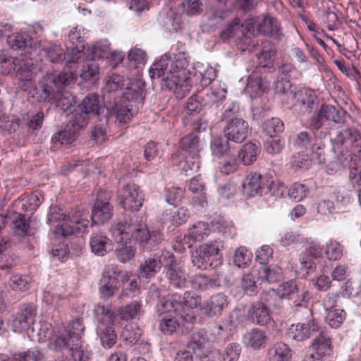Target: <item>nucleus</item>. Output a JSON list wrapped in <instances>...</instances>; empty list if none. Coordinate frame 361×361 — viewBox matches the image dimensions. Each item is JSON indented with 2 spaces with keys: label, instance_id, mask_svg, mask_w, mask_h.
Wrapping results in <instances>:
<instances>
[{
  "label": "nucleus",
  "instance_id": "1",
  "mask_svg": "<svg viewBox=\"0 0 361 361\" xmlns=\"http://www.w3.org/2000/svg\"><path fill=\"white\" fill-rule=\"evenodd\" d=\"M115 240L119 244L116 249L121 262L133 259L136 245L142 251H152L164 239L159 231L149 232L143 218L135 213L125 216L111 227Z\"/></svg>",
  "mask_w": 361,
  "mask_h": 361
},
{
  "label": "nucleus",
  "instance_id": "2",
  "mask_svg": "<svg viewBox=\"0 0 361 361\" xmlns=\"http://www.w3.org/2000/svg\"><path fill=\"white\" fill-rule=\"evenodd\" d=\"M185 63L178 59H171L165 54L153 63L149 73L152 79H161L162 87L173 91L176 97L183 98L191 88L188 82L189 75H186L183 68Z\"/></svg>",
  "mask_w": 361,
  "mask_h": 361
},
{
  "label": "nucleus",
  "instance_id": "3",
  "mask_svg": "<svg viewBox=\"0 0 361 361\" xmlns=\"http://www.w3.org/2000/svg\"><path fill=\"white\" fill-rule=\"evenodd\" d=\"M0 66L4 74L16 73L18 86L23 91L35 86V75L37 71L36 61L32 58L0 56Z\"/></svg>",
  "mask_w": 361,
  "mask_h": 361
},
{
  "label": "nucleus",
  "instance_id": "4",
  "mask_svg": "<svg viewBox=\"0 0 361 361\" xmlns=\"http://www.w3.org/2000/svg\"><path fill=\"white\" fill-rule=\"evenodd\" d=\"M220 121L224 124V135L231 141L241 143L249 134V124L242 116L240 104L233 102L228 104Z\"/></svg>",
  "mask_w": 361,
  "mask_h": 361
},
{
  "label": "nucleus",
  "instance_id": "5",
  "mask_svg": "<svg viewBox=\"0 0 361 361\" xmlns=\"http://www.w3.org/2000/svg\"><path fill=\"white\" fill-rule=\"evenodd\" d=\"M47 219L49 224L60 222L57 226V233L63 236L84 233L90 224L89 220L83 218L80 212H76L67 216L57 206L50 207Z\"/></svg>",
  "mask_w": 361,
  "mask_h": 361
},
{
  "label": "nucleus",
  "instance_id": "6",
  "mask_svg": "<svg viewBox=\"0 0 361 361\" xmlns=\"http://www.w3.org/2000/svg\"><path fill=\"white\" fill-rule=\"evenodd\" d=\"M106 105H104L96 93L86 95L78 106L72 117V123L76 128H82L87 125L90 119H101L100 116L104 113Z\"/></svg>",
  "mask_w": 361,
  "mask_h": 361
},
{
  "label": "nucleus",
  "instance_id": "7",
  "mask_svg": "<svg viewBox=\"0 0 361 361\" xmlns=\"http://www.w3.org/2000/svg\"><path fill=\"white\" fill-rule=\"evenodd\" d=\"M161 257L165 261L164 273L171 290H184L188 287L191 279L185 269L178 263L174 255L169 251H163Z\"/></svg>",
  "mask_w": 361,
  "mask_h": 361
},
{
  "label": "nucleus",
  "instance_id": "8",
  "mask_svg": "<svg viewBox=\"0 0 361 361\" xmlns=\"http://www.w3.org/2000/svg\"><path fill=\"white\" fill-rule=\"evenodd\" d=\"M293 145L302 153H307V155L310 153L313 160L318 164L326 162L324 142L315 133L306 130L298 133L294 138Z\"/></svg>",
  "mask_w": 361,
  "mask_h": 361
},
{
  "label": "nucleus",
  "instance_id": "9",
  "mask_svg": "<svg viewBox=\"0 0 361 361\" xmlns=\"http://www.w3.org/2000/svg\"><path fill=\"white\" fill-rule=\"evenodd\" d=\"M129 280L128 274L111 264L104 269L99 282V293L101 298L107 300L119 290L120 281L123 283Z\"/></svg>",
  "mask_w": 361,
  "mask_h": 361
},
{
  "label": "nucleus",
  "instance_id": "10",
  "mask_svg": "<svg viewBox=\"0 0 361 361\" xmlns=\"http://www.w3.org/2000/svg\"><path fill=\"white\" fill-rule=\"evenodd\" d=\"M201 297L195 293L185 291L183 296L179 294H173L170 300H161L158 305V310L161 312H191L201 304Z\"/></svg>",
  "mask_w": 361,
  "mask_h": 361
},
{
  "label": "nucleus",
  "instance_id": "11",
  "mask_svg": "<svg viewBox=\"0 0 361 361\" xmlns=\"http://www.w3.org/2000/svg\"><path fill=\"white\" fill-rule=\"evenodd\" d=\"M220 244L221 241L214 240L196 248L191 255L193 266L202 270L216 266L215 262L219 259Z\"/></svg>",
  "mask_w": 361,
  "mask_h": 361
},
{
  "label": "nucleus",
  "instance_id": "12",
  "mask_svg": "<svg viewBox=\"0 0 361 361\" xmlns=\"http://www.w3.org/2000/svg\"><path fill=\"white\" fill-rule=\"evenodd\" d=\"M178 318L163 317L159 322V329L165 335H172L174 333L183 335L189 333L193 328L196 317L191 312H176Z\"/></svg>",
  "mask_w": 361,
  "mask_h": 361
},
{
  "label": "nucleus",
  "instance_id": "13",
  "mask_svg": "<svg viewBox=\"0 0 361 361\" xmlns=\"http://www.w3.org/2000/svg\"><path fill=\"white\" fill-rule=\"evenodd\" d=\"M347 112L342 108H336L330 104H322L316 114L309 121L310 129L318 130L322 128L326 121L336 124H343L346 120Z\"/></svg>",
  "mask_w": 361,
  "mask_h": 361
},
{
  "label": "nucleus",
  "instance_id": "14",
  "mask_svg": "<svg viewBox=\"0 0 361 361\" xmlns=\"http://www.w3.org/2000/svg\"><path fill=\"white\" fill-rule=\"evenodd\" d=\"M111 192L99 190L92 208V224H104L113 216L114 207L110 202Z\"/></svg>",
  "mask_w": 361,
  "mask_h": 361
},
{
  "label": "nucleus",
  "instance_id": "15",
  "mask_svg": "<svg viewBox=\"0 0 361 361\" xmlns=\"http://www.w3.org/2000/svg\"><path fill=\"white\" fill-rule=\"evenodd\" d=\"M273 183L272 177L267 174L262 175L257 172L250 173L243 183V192L247 197H252L257 195H262L263 192L270 190Z\"/></svg>",
  "mask_w": 361,
  "mask_h": 361
},
{
  "label": "nucleus",
  "instance_id": "16",
  "mask_svg": "<svg viewBox=\"0 0 361 361\" xmlns=\"http://www.w3.org/2000/svg\"><path fill=\"white\" fill-rule=\"evenodd\" d=\"M285 94L287 99L293 101L292 106L294 111L302 115L307 112H311L317 103L315 93L308 88H301L298 91L290 90L289 92Z\"/></svg>",
  "mask_w": 361,
  "mask_h": 361
},
{
  "label": "nucleus",
  "instance_id": "17",
  "mask_svg": "<svg viewBox=\"0 0 361 361\" xmlns=\"http://www.w3.org/2000/svg\"><path fill=\"white\" fill-rule=\"evenodd\" d=\"M143 194L139 186L135 184H128L118 192V201L119 205L126 210L138 211L143 204Z\"/></svg>",
  "mask_w": 361,
  "mask_h": 361
},
{
  "label": "nucleus",
  "instance_id": "18",
  "mask_svg": "<svg viewBox=\"0 0 361 361\" xmlns=\"http://www.w3.org/2000/svg\"><path fill=\"white\" fill-rule=\"evenodd\" d=\"M37 315L36 307L30 303L22 304L11 321V328L15 332L21 333L31 328Z\"/></svg>",
  "mask_w": 361,
  "mask_h": 361
},
{
  "label": "nucleus",
  "instance_id": "19",
  "mask_svg": "<svg viewBox=\"0 0 361 361\" xmlns=\"http://www.w3.org/2000/svg\"><path fill=\"white\" fill-rule=\"evenodd\" d=\"M225 96L218 98V96L214 92L206 94L205 97L200 94H195L190 97L185 104V110L188 115H196L199 114L202 108L205 106L209 102H212L211 107L215 106L219 107L223 104Z\"/></svg>",
  "mask_w": 361,
  "mask_h": 361
},
{
  "label": "nucleus",
  "instance_id": "20",
  "mask_svg": "<svg viewBox=\"0 0 361 361\" xmlns=\"http://www.w3.org/2000/svg\"><path fill=\"white\" fill-rule=\"evenodd\" d=\"M85 330L82 319H76L68 324L67 329L58 335L54 340V345L56 350H62L66 345H70L71 341L81 340V334Z\"/></svg>",
  "mask_w": 361,
  "mask_h": 361
},
{
  "label": "nucleus",
  "instance_id": "21",
  "mask_svg": "<svg viewBox=\"0 0 361 361\" xmlns=\"http://www.w3.org/2000/svg\"><path fill=\"white\" fill-rule=\"evenodd\" d=\"M165 261L161 255L144 258L140 262L137 269V276L140 280L145 282H149L150 279L154 277L164 267Z\"/></svg>",
  "mask_w": 361,
  "mask_h": 361
},
{
  "label": "nucleus",
  "instance_id": "22",
  "mask_svg": "<svg viewBox=\"0 0 361 361\" xmlns=\"http://www.w3.org/2000/svg\"><path fill=\"white\" fill-rule=\"evenodd\" d=\"M202 143L199 135L195 133H190L183 137L179 142V156L182 158H187L188 156L192 159L197 158L202 149Z\"/></svg>",
  "mask_w": 361,
  "mask_h": 361
},
{
  "label": "nucleus",
  "instance_id": "23",
  "mask_svg": "<svg viewBox=\"0 0 361 361\" xmlns=\"http://www.w3.org/2000/svg\"><path fill=\"white\" fill-rule=\"evenodd\" d=\"M255 26L263 35L273 37L276 40H281L284 35L279 20L269 14L264 16L262 22Z\"/></svg>",
  "mask_w": 361,
  "mask_h": 361
},
{
  "label": "nucleus",
  "instance_id": "24",
  "mask_svg": "<svg viewBox=\"0 0 361 361\" xmlns=\"http://www.w3.org/2000/svg\"><path fill=\"white\" fill-rule=\"evenodd\" d=\"M227 305V297L223 293H216L212 295L203 303L202 311L206 316L213 317L221 315L223 310Z\"/></svg>",
  "mask_w": 361,
  "mask_h": 361
},
{
  "label": "nucleus",
  "instance_id": "25",
  "mask_svg": "<svg viewBox=\"0 0 361 361\" xmlns=\"http://www.w3.org/2000/svg\"><path fill=\"white\" fill-rule=\"evenodd\" d=\"M319 331V325L314 319H310L305 323L292 325L288 331V336L294 340L302 341L311 336L312 333Z\"/></svg>",
  "mask_w": 361,
  "mask_h": 361
},
{
  "label": "nucleus",
  "instance_id": "26",
  "mask_svg": "<svg viewBox=\"0 0 361 361\" xmlns=\"http://www.w3.org/2000/svg\"><path fill=\"white\" fill-rule=\"evenodd\" d=\"M249 319L258 325H266L272 320L269 307L262 302H254L247 311Z\"/></svg>",
  "mask_w": 361,
  "mask_h": 361
},
{
  "label": "nucleus",
  "instance_id": "27",
  "mask_svg": "<svg viewBox=\"0 0 361 361\" xmlns=\"http://www.w3.org/2000/svg\"><path fill=\"white\" fill-rule=\"evenodd\" d=\"M90 246L91 251L98 256H104L113 249L111 240L102 231L92 233Z\"/></svg>",
  "mask_w": 361,
  "mask_h": 361
},
{
  "label": "nucleus",
  "instance_id": "28",
  "mask_svg": "<svg viewBox=\"0 0 361 361\" xmlns=\"http://www.w3.org/2000/svg\"><path fill=\"white\" fill-rule=\"evenodd\" d=\"M39 47L52 63H61L66 59V51L60 44L53 42L40 41Z\"/></svg>",
  "mask_w": 361,
  "mask_h": 361
},
{
  "label": "nucleus",
  "instance_id": "29",
  "mask_svg": "<svg viewBox=\"0 0 361 361\" xmlns=\"http://www.w3.org/2000/svg\"><path fill=\"white\" fill-rule=\"evenodd\" d=\"M191 283L194 288L200 290L219 288L221 286V275L216 273L212 275L196 274L191 279Z\"/></svg>",
  "mask_w": 361,
  "mask_h": 361
},
{
  "label": "nucleus",
  "instance_id": "30",
  "mask_svg": "<svg viewBox=\"0 0 361 361\" xmlns=\"http://www.w3.org/2000/svg\"><path fill=\"white\" fill-rule=\"evenodd\" d=\"M261 152V144L254 140L244 144L238 152V157L245 166H250L256 161Z\"/></svg>",
  "mask_w": 361,
  "mask_h": 361
},
{
  "label": "nucleus",
  "instance_id": "31",
  "mask_svg": "<svg viewBox=\"0 0 361 361\" xmlns=\"http://www.w3.org/2000/svg\"><path fill=\"white\" fill-rule=\"evenodd\" d=\"M295 72V67L290 63H283L279 67V73L281 80L276 84L275 89L276 92L283 94H288L292 88L290 80L293 78V74Z\"/></svg>",
  "mask_w": 361,
  "mask_h": 361
},
{
  "label": "nucleus",
  "instance_id": "32",
  "mask_svg": "<svg viewBox=\"0 0 361 361\" xmlns=\"http://www.w3.org/2000/svg\"><path fill=\"white\" fill-rule=\"evenodd\" d=\"M361 140V132L354 127H348L338 131L334 138L336 144L341 145L359 147Z\"/></svg>",
  "mask_w": 361,
  "mask_h": 361
},
{
  "label": "nucleus",
  "instance_id": "33",
  "mask_svg": "<svg viewBox=\"0 0 361 361\" xmlns=\"http://www.w3.org/2000/svg\"><path fill=\"white\" fill-rule=\"evenodd\" d=\"M106 110L110 115H115L116 120L121 123L130 122L136 113V111L130 108L128 105L115 101L106 104Z\"/></svg>",
  "mask_w": 361,
  "mask_h": 361
},
{
  "label": "nucleus",
  "instance_id": "34",
  "mask_svg": "<svg viewBox=\"0 0 361 361\" xmlns=\"http://www.w3.org/2000/svg\"><path fill=\"white\" fill-rule=\"evenodd\" d=\"M268 86L269 83L262 78L260 71L256 68L248 78L245 92L250 97H255L265 91Z\"/></svg>",
  "mask_w": 361,
  "mask_h": 361
},
{
  "label": "nucleus",
  "instance_id": "35",
  "mask_svg": "<svg viewBox=\"0 0 361 361\" xmlns=\"http://www.w3.org/2000/svg\"><path fill=\"white\" fill-rule=\"evenodd\" d=\"M312 353L322 359L323 357L330 355L331 352V341L330 336L325 331H322L315 337L310 347Z\"/></svg>",
  "mask_w": 361,
  "mask_h": 361
},
{
  "label": "nucleus",
  "instance_id": "36",
  "mask_svg": "<svg viewBox=\"0 0 361 361\" xmlns=\"http://www.w3.org/2000/svg\"><path fill=\"white\" fill-rule=\"evenodd\" d=\"M188 190L194 194V196L192 197V204L200 207V209L198 210L201 212L202 209L204 208L207 205L204 185L200 181L197 177H194L188 184Z\"/></svg>",
  "mask_w": 361,
  "mask_h": 361
},
{
  "label": "nucleus",
  "instance_id": "37",
  "mask_svg": "<svg viewBox=\"0 0 361 361\" xmlns=\"http://www.w3.org/2000/svg\"><path fill=\"white\" fill-rule=\"evenodd\" d=\"M267 334L262 329L254 328L247 332L243 337V341L246 347L258 350L264 348L267 343Z\"/></svg>",
  "mask_w": 361,
  "mask_h": 361
},
{
  "label": "nucleus",
  "instance_id": "38",
  "mask_svg": "<svg viewBox=\"0 0 361 361\" xmlns=\"http://www.w3.org/2000/svg\"><path fill=\"white\" fill-rule=\"evenodd\" d=\"M209 233V224L199 221L188 229V235L184 237V241L190 247L196 241L202 240Z\"/></svg>",
  "mask_w": 361,
  "mask_h": 361
},
{
  "label": "nucleus",
  "instance_id": "39",
  "mask_svg": "<svg viewBox=\"0 0 361 361\" xmlns=\"http://www.w3.org/2000/svg\"><path fill=\"white\" fill-rule=\"evenodd\" d=\"M145 82L142 80L132 81L126 88L123 92V97L128 101H135L142 103L145 98Z\"/></svg>",
  "mask_w": 361,
  "mask_h": 361
},
{
  "label": "nucleus",
  "instance_id": "40",
  "mask_svg": "<svg viewBox=\"0 0 361 361\" xmlns=\"http://www.w3.org/2000/svg\"><path fill=\"white\" fill-rule=\"evenodd\" d=\"M189 74V83L191 87L193 85H200L201 87L208 86L216 77L215 71L212 68H208L204 72L193 69L188 71Z\"/></svg>",
  "mask_w": 361,
  "mask_h": 361
},
{
  "label": "nucleus",
  "instance_id": "41",
  "mask_svg": "<svg viewBox=\"0 0 361 361\" xmlns=\"http://www.w3.org/2000/svg\"><path fill=\"white\" fill-rule=\"evenodd\" d=\"M276 54V49L271 44L264 45L260 51L257 54V69L260 71L262 68H272Z\"/></svg>",
  "mask_w": 361,
  "mask_h": 361
},
{
  "label": "nucleus",
  "instance_id": "42",
  "mask_svg": "<svg viewBox=\"0 0 361 361\" xmlns=\"http://www.w3.org/2000/svg\"><path fill=\"white\" fill-rule=\"evenodd\" d=\"M46 80L53 82L57 91H59L61 88L73 83L75 77L71 72H52L47 73Z\"/></svg>",
  "mask_w": 361,
  "mask_h": 361
},
{
  "label": "nucleus",
  "instance_id": "43",
  "mask_svg": "<svg viewBox=\"0 0 361 361\" xmlns=\"http://www.w3.org/2000/svg\"><path fill=\"white\" fill-rule=\"evenodd\" d=\"M97 334L104 348H111L117 341V334L112 325L98 326Z\"/></svg>",
  "mask_w": 361,
  "mask_h": 361
},
{
  "label": "nucleus",
  "instance_id": "44",
  "mask_svg": "<svg viewBox=\"0 0 361 361\" xmlns=\"http://www.w3.org/2000/svg\"><path fill=\"white\" fill-rule=\"evenodd\" d=\"M32 38L26 32H16L9 35L7 39L8 44L14 50L30 49Z\"/></svg>",
  "mask_w": 361,
  "mask_h": 361
},
{
  "label": "nucleus",
  "instance_id": "45",
  "mask_svg": "<svg viewBox=\"0 0 361 361\" xmlns=\"http://www.w3.org/2000/svg\"><path fill=\"white\" fill-rule=\"evenodd\" d=\"M13 224L14 232L18 235H32L35 233L33 221L30 219H26L23 214H18L13 220Z\"/></svg>",
  "mask_w": 361,
  "mask_h": 361
},
{
  "label": "nucleus",
  "instance_id": "46",
  "mask_svg": "<svg viewBox=\"0 0 361 361\" xmlns=\"http://www.w3.org/2000/svg\"><path fill=\"white\" fill-rule=\"evenodd\" d=\"M141 301L134 300L129 304L120 307L117 310V314L122 320L128 321L137 319L141 314Z\"/></svg>",
  "mask_w": 361,
  "mask_h": 361
},
{
  "label": "nucleus",
  "instance_id": "47",
  "mask_svg": "<svg viewBox=\"0 0 361 361\" xmlns=\"http://www.w3.org/2000/svg\"><path fill=\"white\" fill-rule=\"evenodd\" d=\"M208 338L204 330L201 329L194 332L188 343V348L192 350L194 354L201 356L200 353L205 348Z\"/></svg>",
  "mask_w": 361,
  "mask_h": 361
},
{
  "label": "nucleus",
  "instance_id": "48",
  "mask_svg": "<svg viewBox=\"0 0 361 361\" xmlns=\"http://www.w3.org/2000/svg\"><path fill=\"white\" fill-rule=\"evenodd\" d=\"M270 361H290L291 359L290 349L283 343H278L269 349Z\"/></svg>",
  "mask_w": 361,
  "mask_h": 361
},
{
  "label": "nucleus",
  "instance_id": "49",
  "mask_svg": "<svg viewBox=\"0 0 361 361\" xmlns=\"http://www.w3.org/2000/svg\"><path fill=\"white\" fill-rule=\"evenodd\" d=\"M71 128L64 129L57 132L51 138V140L55 145H68L72 143L75 140L77 137V132L81 128H76L73 125L72 120L71 121Z\"/></svg>",
  "mask_w": 361,
  "mask_h": 361
},
{
  "label": "nucleus",
  "instance_id": "50",
  "mask_svg": "<svg viewBox=\"0 0 361 361\" xmlns=\"http://www.w3.org/2000/svg\"><path fill=\"white\" fill-rule=\"evenodd\" d=\"M76 104V98L70 92L61 93L57 98L56 106L63 114L68 116L71 113H75L77 109H75Z\"/></svg>",
  "mask_w": 361,
  "mask_h": 361
},
{
  "label": "nucleus",
  "instance_id": "51",
  "mask_svg": "<svg viewBox=\"0 0 361 361\" xmlns=\"http://www.w3.org/2000/svg\"><path fill=\"white\" fill-rule=\"evenodd\" d=\"M97 321L103 325H112L116 319L115 312L108 306L97 304L94 310Z\"/></svg>",
  "mask_w": 361,
  "mask_h": 361
},
{
  "label": "nucleus",
  "instance_id": "52",
  "mask_svg": "<svg viewBox=\"0 0 361 361\" xmlns=\"http://www.w3.org/2000/svg\"><path fill=\"white\" fill-rule=\"evenodd\" d=\"M281 269L276 266L262 265L259 270V278L269 283L279 281L281 278Z\"/></svg>",
  "mask_w": 361,
  "mask_h": 361
},
{
  "label": "nucleus",
  "instance_id": "53",
  "mask_svg": "<svg viewBox=\"0 0 361 361\" xmlns=\"http://www.w3.org/2000/svg\"><path fill=\"white\" fill-rule=\"evenodd\" d=\"M44 355L38 347L13 353V361H44Z\"/></svg>",
  "mask_w": 361,
  "mask_h": 361
},
{
  "label": "nucleus",
  "instance_id": "54",
  "mask_svg": "<svg viewBox=\"0 0 361 361\" xmlns=\"http://www.w3.org/2000/svg\"><path fill=\"white\" fill-rule=\"evenodd\" d=\"M229 141L224 135L215 137L210 146L212 154L219 158L227 154L230 150Z\"/></svg>",
  "mask_w": 361,
  "mask_h": 361
},
{
  "label": "nucleus",
  "instance_id": "55",
  "mask_svg": "<svg viewBox=\"0 0 361 361\" xmlns=\"http://www.w3.org/2000/svg\"><path fill=\"white\" fill-rule=\"evenodd\" d=\"M87 58L92 60L99 59L104 57H108L110 51V44L108 41H99L94 44L91 49H87Z\"/></svg>",
  "mask_w": 361,
  "mask_h": 361
},
{
  "label": "nucleus",
  "instance_id": "56",
  "mask_svg": "<svg viewBox=\"0 0 361 361\" xmlns=\"http://www.w3.org/2000/svg\"><path fill=\"white\" fill-rule=\"evenodd\" d=\"M252 253L245 247L240 246L235 250L233 264L239 268L247 267L252 262Z\"/></svg>",
  "mask_w": 361,
  "mask_h": 361
},
{
  "label": "nucleus",
  "instance_id": "57",
  "mask_svg": "<svg viewBox=\"0 0 361 361\" xmlns=\"http://www.w3.org/2000/svg\"><path fill=\"white\" fill-rule=\"evenodd\" d=\"M279 298L281 299L286 298L293 300L295 295H298V288L296 281L294 280H289L283 282L277 288Z\"/></svg>",
  "mask_w": 361,
  "mask_h": 361
},
{
  "label": "nucleus",
  "instance_id": "58",
  "mask_svg": "<svg viewBox=\"0 0 361 361\" xmlns=\"http://www.w3.org/2000/svg\"><path fill=\"white\" fill-rule=\"evenodd\" d=\"M325 322L331 328L338 329L346 317L345 312L342 309H335L326 312Z\"/></svg>",
  "mask_w": 361,
  "mask_h": 361
},
{
  "label": "nucleus",
  "instance_id": "59",
  "mask_svg": "<svg viewBox=\"0 0 361 361\" xmlns=\"http://www.w3.org/2000/svg\"><path fill=\"white\" fill-rule=\"evenodd\" d=\"M141 335L142 331L135 324H128L123 327L121 337L126 342L135 343L140 340Z\"/></svg>",
  "mask_w": 361,
  "mask_h": 361
},
{
  "label": "nucleus",
  "instance_id": "60",
  "mask_svg": "<svg viewBox=\"0 0 361 361\" xmlns=\"http://www.w3.org/2000/svg\"><path fill=\"white\" fill-rule=\"evenodd\" d=\"M89 60L82 66L80 77L85 81L94 80L99 74V65L95 60L88 58Z\"/></svg>",
  "mask_w": 361,
  "mask_h": 361
},
{
  "label": "nucleus",
  "instance_id": "61",
  "mask_svg": "<svg viewBox=\"0 0 361 361\" xmlns=\"http://www.w3.org/2000/svg\"><path fill=\"white\" fill-rule=\"evenodd\" d=\"M343 246L338 241L331 239L326 243L325 254L328 259L338 260L343 256Z\"/></svg>",
  "mask_w": 361,
  "mask_h": 361
},
{
  "label": "nucleus",
  "instance_id": "62",
  "mask_svg": "<svg viewBox=\"0 0 361 361\" xmlns=\"http://www.w3.org/2000/svg\"><path fill=\"white\" fill-rule=\"evenodd\" d=\"M241 352V347L240 344L237 343H229L221 354L219 352L213 353L216 354L220 358L221 361H237L239 358Z\"/></svg>",
  "mask_w": 361,
  "mask_h": 361
},
{
  "label": "nucleus",
  "instance_id": "63",
  "mask_svg": "<svg viewBox=\"0 0 361 361\" xmlns=\"http://www.w3.org/2000/svg\"><path fill=\"white\" fill-rule=\"evenodd\" d=\"M85 34V30L79 26L73 27L68 33V39L73 45L76 46L75 49L79 54L81 51L85 49L83 44Z\"/></svg>",
  "mask_w": 361,
  "mask_h": 361
},
{
  "label": "nucleus",
  "instance_id": "64",
  "mask_svg": "<svg viewBox=\"0 0 361 361\" xmlns=\"http://www.w3.org/2000/svg\"><path fill=\"white\" fill-rule=\"evenodd\" d=\"M69 348L71 355L75 361H87L89 354L84 350L82 345V341L74 340L70 342V345H66L64 348Z\"/></svg>",
  "mask_w": 361,
  "mask_h": 361
}]
</instances>
